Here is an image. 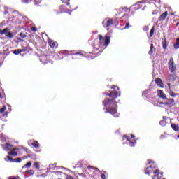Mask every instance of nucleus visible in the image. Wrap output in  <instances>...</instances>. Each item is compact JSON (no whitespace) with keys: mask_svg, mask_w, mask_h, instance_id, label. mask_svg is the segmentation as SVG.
Returning <instances> with one entry per match:
<instances>
[{"mask_svg":"<svg viewBox=\"0 0 179 179\" xmlns=\"http://www.w3.org/2000/svg\"><path fill=\"white\" fill-rule=\"evenodd\" d=\"M25 173H27V174H30V176H33V174H34V170H28Z\"/></svg>","mask_w":179,"mask_h":179,"instance_id":"nucleus-23","label":"nucleus"},{"mask_svg":"<svg viewBox=\"0 0 179 179\" xmlns=\"http://www.w3.org/2000/svg\"><path fill=\"white\" fill-rule=\"evenodd\" d=\"M131 138H135V136L131 135Z\"/></svg>","mask_w":179,"mask_h":179,"instance_id":"nucleus-47","label":"nucleus"},{"mask_svg":"<svg viewBox=\"0 0 179 179\" xmlns=\"http://www.w3.org/2000/svg\"><path fill=\"white\" fill-rule=\"evenodd\" d=\"M112 89H115V85H113V86L112 87Z\"/></svg>","mask_w":179,"mask_h":179,"instance_id":"nucleus-46","label":"nucleus"},{"mask_svg":"<svg viewBox=\"0 0 179 179\" xmlns=\"http://www.w3.org/2000/svg\"><path fill=\"white\" fill-rule=\"evenodd\" d=\"M34 166L35 169H36L37 170H38V169H40V164L38 163V162H34Z\"/></svg>","mask_w":179,"mask_h":179,"instance_id":"nucleus-22","label":"nucleus"},{"mask_svg":"<svg viewBox=\"0 0 179 179\" xmlns=\"http://www.w3.org/2000/svg\"><path fill=\"white\" fill-rule=\"evenodd\" d=\"M130 26H129V23L126 24L125 27L124 29H129Z\"/></svg>","mask_w":179,"mask_h":179,"instance_id":"nucleus-35","label":"nucleus"},{"mask_svg":"<svg viewBox=\"0 0 179 179\" xmlns=\"http://www.w3.org/2000/svg\"><path fill=\"white\" fill-rule=\"evenodd\" d=\"M178 137L179 138V134H178Z\"/></svg>","mask_w":179,"mask_h":179,"instance_id":"nucleus-54","label":"nucleus"},{"mask_svg":"<svg viewBox=\"0 0 179 179\" xmlns=\"http://www.w3.org/2000/svg\"><path fill=\"white\" fill-rule=\"evenodd\" d=\"M103 24L104 27H110V26H111V24H113V20L109 19V20H105L103 22Z\"/></svg>","mask_w":179,"mask_h":179,"instance_id":"nucleus-6","label":"nucleus"},{"mask_svg":"<svg viewBox=\"0 0 179 179\" xmlns=\"http://www.w3.org/2000/svg\"><path fill=\"white\" fill-rule=\"evenodd\" d=\"M148 93H149V90H145L143 92V94H148Z\"/></svg>","mask_w":179,"mask_h":179,"instance_id":"nucleus-39","label":"nucleus"},{"mask_svg":"<svg viewBox=\"0 0 179 179\" xmlns=\"http://www.w3.org/2000/svg\"><path fill=\"white\" fill-rule=\"evenodd\" d=\"M167 16H169V12L165 11L158 18L159 22H163V21L166 20V17H167Z\"/></svg>","mask_w":179,"mask_h":179,"instance_id":"nucleus-5","label":"nucleus"},{"mask_svg":"<svg viewBox=\"0 0 179 179\" xmlns=\"http://www.w3.org/2000/svg\"><path fill=\"white\" fill-rule=\"evenodd\" d=\"M168 86H169V90H170V89H171V87L170 83H169V84H168Z\"/></svg>","mask_w":179,"mask_h":179,"instance_id":"nucleus-42","label":"nucleus"},{"mask_svg":"<svg viewBox=\"0 0 179 179\" xmlns=\"http://www.w3.org/2000/svg\"><path fill=\"white\" fill-rule=\"evenodd\" d=\"M35 2L36 3H40L41 2V0H35Z\"/></svg>","mask_w":179,"mask_h":179,"instance_id":"nucleus-41","label":"nucleus"},{"mask_svg":"<svg viewBox=\"0 0 179 179\" xmlns=\"http://www.w3.org/2000/svg\"><path fill=\"white\" fill-rule=\"evenodd\" d=\"M66 179H73V177H72V176L68 175L66 176Z\"/></svg>","mask_w":179,"mask_h":179,"instance_id":"nucleus-33","label":"nucleus"},{"mask_svg":"<svg viewBox=\"0 0 179 179\" xmlns=\"http://www.w3.org/2000/svg\"><path fill=\"white\" fill-rule=\"evenodd\" d=\"M154 33H155V28L152 27L150 32V37H152V36H153Z\"/></svg>","mask_w":179,"mask_h":179,"instance_id":"nucleus-24","label":"nucleus"},{"mask_svg":"<svg viewBox=\"0 0 179 179\" xmlns=\"http://www.w3.org/2000/svg\"><path fill=\"white\" fill-rule=\"evenodd\" d=\"M79 54H80V52H77V53H76V55H79Z\"/></svg>","mask_w":179,"mask_h":179,"instance_id":"nucleus-49","label":"nucleus"},{"mask_svg":"<svg viewBox=\"0 0 179 179\" xmlns=\"http://www.w3.org/2000/svg\"><path fill=\"white\" fill-rule=\"evenodd\" d=\"M171 97H176V94L173 92H171L169 93Z\"/></svg>","mask_w":179,"mask_h":179,"instance_id":"nucleus-29","label":"nucleus"},{"mask_svg":"<svg viewBox=\"0 0 179 179\" xmlns=\"http://www.w3.org/2000/svg\"><path fill=\"white\" fill-rule=\"evenodd\" d=\"M31 167V162H29L24 166H22V169H30Z\"/></svg>","mask_w":179,"mask_h":179,"instance_id":"nucleus-17","label":"nucleus"},{"mask_svg":"<svg viewBox=\"0 0 179 179\" xmlns=\"http://www.w3.org/2000/svg\"><path fill=\"white\" fill-rule=\"evenodd\" d=\"M3 149H4V150H10L12 149V145L6 143L3 145Z\"/></svg>","mask_w":179,"mask_h":179,"instance_id":"nucleus-13","label":"nucleus"},{"mask_svg":"<svg viewBox=\"0 0 179 179\" xmlns=\"http://www.w3.org/2000/svg\"><path fill=\"white\" fill-rule=\"evenodd\" d=\"M32 145L34 146V148H38V146H40V144L38 143V141H36L32 143Z\"/></svg>","mask_w":179,"mask_h":179,"instance_id":"nucleus-21","label":"nucleus"},{"mask_svg":"<svg viewBox=\"0 0 179 179\" xmlns=\"http://www.w3.org/2000/svg\"><path fill=\"white\" fill-rule=\"evenodd\" d=\"M169 100V101L170 102V104H173V103H174V99H168Z\"/></svg>","mask_w":179,"mask_h":179,"instance_id":"nucleus-31","label":"nucleus"},{"mask_svg":"<svg viewBox=\"0 0 179 179\" xmlns=\"http://www.w3.org/2000/svg\"><path fill=\"white\" fill-rule=\"evenodd\" d=\"M176 26H178V23L176 24Z\"/></svg>","mask_w":179,"mask_h":179,"instance_id":"nucleus-52","label":"nucleus"},{"mask_svg":"<svg viewBox=\"0 0 179 179\" xmlns=\"http://www.w3.org/2000/svg\"><path fill=\"white\" fill-rule=\"evenodd\" d=\"M20 37H21V38H26V35H24V34H23V33H20Z\"/></svg>","mask_w":179,"mask_h":179,"instance_id":"nucleus-28","label":"nucleus"},{"mask_svg":"<svg viewBox=\"0 0 179 179\" xmlns=\"http://www.w3.org/2000/svg\"><path fill=\"white\" fill-rule=\"evenodd\" d=\"M159 104H164V103H163V102H159Z\"/></svg>","mask_w":179,"mask_h":179,"instance_id":"nucleus-48","label":"nucleus"},{"mask_svg":"<svg viewBox=\"0 0 179 179\" xmlns=\"http://www.w3.org/2000/svg\"><path fill=\"white\" fill-rule=\"evenodd\" d=\"M48 43L51 48H57L58 47V43L52 40H49Z\"/></svg>","mask_w":179,"mask_h":179,"instance_id":"nucleus-9","label":"nucleus"},{"mask_svg":"<svg viewBox=\"0 0 179 179\" xmlns=\"http://www.w3.org/2000/svg\"><path fill=\"white\" fill-rule=\"evenodd\" d=\"M124 138H126V139H127V141H129V142H130V146H134V145H135L136 143V141L134 140L131 141V139H129V137L124 136Z\"/></svg>","mask_w":179,"mask_h":179,"instance_id":"nucleus-15","label":"nucleus"},{"mask_svg":"<svg viewBox=\"0 0 179 179\" xmlns=\"http://www.w3.org/2000/svg\"><path fill=\"white\" fill-rule=\"evenodd\" d=\"M4 34H6V37H9L10 38H13V34H12V33L9 32V31L4 33Z\"/></svg>","mask_w":179,"mask_h":179,"instance_id":"nucleus-18","label":"nucleus"},{"mask_svg":"<svg viewBox=\"0 0 179 179\" xmlns=\"http://www.w3.org/2000/svg\"><path fill=\"white\" fill-rule=\"evenodd\" d=\"M24 51H26V50H24V49H17V50H15L13 51V54H15V55H19V54H20V52H24Z\"/></svg>","mask_w":179,"mask_h":179,"instance_id":"nucleus-12","label":"nucleus"},{"mask_svg":"<svg viewBox=\"0 0 179 179\" xmlns=\"http://www.w3.org/2000/svg\"><path fill=\"white\" fill-rule=\"evenodd\" d=\"M157 95L159 96V97H160V99L167 100V96H166V94H164L163 91L160 90H157Z\"/></svg>","mask_w":179,"mask_h":179,"instance_id":"nucleus-7","label":"nucleus"},{"mask_svg":"<svg viewBox=\"0 0 179 179\" xmlns=\"http://www.w3.org/2000/svg\"><path fill=\"white\" fill-rule=\"evenodd\" d=\"M19 152V148H15L11 151L8 152L10 156H17V152Z\"/></svg>","mask_w":179,"mask_h":179,"instance_id":"nucleus-8","label":"nucleus"},{"mask_svg":"<svg viewBox=\"0 0 179 179\" xmlns=\"http://www.w3.org/2000/svg\"><path fill=\"white\" fill-rule=\"evenodd\" d=\"M63 3H66V5H69V0H62Z\"/></svg>","mask_w":179,"mask_h":179,"instance_id":"nucleus-26","label":"nucleus"},{"mask_svg":"<svg viewBox=\"0 0 179 179\" xmlns=\"http://www.w3.org/2000/svg\"><path fill=\"white\" fill-rule=\"evenodd\" d=\"M169 69L170 72H174V71H176V64H174V59L173 58L170 59L169 62Z\"/></svg>","mask_w":179,"mask_h":179,"instance_id":"nucleus-4","label":"nucleus"},{"mask_svg":"<svg viewBox=\"0 0 179 179\" xmlns=\"http://www.w3.org/2000/svg\"><path fill=\"white\" fill-rule=\"evenodd\" d=\"M110 99H106L103 101V106H105L106 108H108V110L106 113H110L114 115V114H117V108L113 107V106H116L117 103H113V101L115 100L118 96H121V92L117 91H112L110 93L108 94Z\"/></svg>","mask_w":179,"mask_h":179,"instance_id":"nucleus-1","label":"nucleus"},{"mask_svg":"<svg viewBox=\"0 0 179 179\" xmlns=\"http://www.w3.org/2000/svg\"><path fill=\"white\" fill-rule=\"evenodd\" d=\"M163 48L164 50H166V48H167V45L164 44V43H163Z\"/></svg>","mask_w":179,"mask_h":179,"instance_id":"nucleus-38","label":"nucleus"},{"mask_svg":"<svg viewBox=\"0 0 179 179\" xmlns=\"http://www.w3.org/2000/svg\"><path fill=\"white\" fill-rule=\"evenodd\" d=\"M156 169V164H155V162L152 160H148V164L147 165V167L145 169V174H152V173L154 172V174H157L159 173V170L155 169Z\"/></svg>","mask_w":179,"mask_h":179,"instance_id":"nucleus-2","label":"nucleus"},{"mask_svg":"<svg viewBox=\"0 0 179 179\" xmlns=\"http://www.w3.org/2000/svg\"><path fill=\"white\" fill-rule=\"evenodd\" d=\"M9 179H20V178H15V177L10 176V177L9 178Z\"/></svg>","mask_w":179,"mask_h":179,"instance_id":"nucleus-40","label":"nucleus"},{"mask_svg":"<svg viewBox=\"0 0 179 179\" xmlns=\"http://www.w3.org/2000/svg\"><path fill=\"white\" fill-rule=\"evenodd\" d=\"M7 159L8 160H9L10 162H13V160H12V157L10 156H7Z\"/></svg>","mask_w":179,"mask_h":179,"instance_id":"nucleus-36","label":"nucleus"},{"mask_svg":"<svg viewBox=\"0 0 179 179\" xmlns=\"http://www.w3.org/2000/svg\"><path fill=\"white\" fill-rule=\"evenodd\" d=\"M120 89V87H117V90Z\"/></svg>","mask_w":179,"mask_h":179,"instance_id":"nucleus-53","label":"nucleus"},{"mask_svg":"<svg viewBox=\"0 0 179 179\" xmlns=\"http://www.w3.org/2000/svg\"><path fill=\"white\" fill-rule=\"evenodd\" d=\"M5 110H6V106H3L2 108L0 109V113H4Z\"/></svg>","mask_w":179,"mask_h":179,"instance_id":"nucleus-27","label":"nucleus"},{"mask_svg":"<svg viewBox=\"0 0 179 179\" xmlns=\"http://www.w3.org/2000/svg\"><path fill=\"white\" fill-rule=\"evenodd\" d=\"M155 2H160V0H154Z\"/></svg>","mask_w":179,"mask_h":179,"instance_id":"nucleus-43","label":"nucleus"},{"mask_svg":"<svg viewBox=\"0 0 179 179\" xmlns=\"http://www.w3.org/2000/svg\"><path fill=\"white\" fill-rule=\"evenodd\" d=\"M164 104V106H169V103H165Z\"/></svg>","mask_w":179,"mask_h":179,"instance_id":"nucleus-45","label":"nucleus"},{"mask_svg":"<svg viewBox=\"0 0 179 179\" xmlns=\"http://www.w3.org/2000/svg\"><path fill=\"white\" fill-rule=\"evenodd\" d=\"M101 177L102 179H107V178L106 177V174H104V173H102L101 175Z\"/></svg>","mask_w":179,"mask_h":179,"instance_id":"nucleus-34","label":"nucleus"},{"mask_svg":"<svg viewBox=\"0 0 179 179\" xmlns=\"http://www.w3.org/2000/svg\"><path fill=\"white\" fill-rule=\"evenodd\" d=\"M56 173L57 176H64V173L59 172V171L56 172Z\"/></svg>","mask_w":179,"mask_h":179,"instance_id":"nucleus-32","label":"nucleus"},{"mask_svg":"<svg viewBox=\"0 0 179 179\" xmlns=\"http://www.w3.org/2000/svg\"><path fill=\"white\" fill-rule=\"evenodd\" d=\"M31 29L32 31H36V30H37V29H36V27H31Z\"/></svg>","mask_w":179,"mask_h":179,"instance_id":"nucleus-37","label":"nucleus"},{"mask_svg":"<svg viewBox=\"0 0 179 179\" xmlns=\"http://www.w3.org/2000/svg\"><path fill=\"white\" fill-rule=\"evenodd\" d=\"M162 174L163 173H161V176H159V173H157V175H155L152 179H164L162 177Z\"/></svg>","mask_w":179,"mask_h":179,"instance_id":"nucleus-19","label":"nucleus"},{"mask_svg":"<svg viewBox=\"0 0 179 179\" xmlns=\"http://www.w3.org/2000/svg\"><path fill=\"white\" fill-rule=\"evenodd\" d=\"M155 51H156V48H155V46H153V44H151L150 50L149 51L148 54L150 55H153V54H155Z\"/></svg>","mask_w":179,"mask_h":179,"instance_id":"nucleus-11","label":"nucleus"},{"mask_svg":"<svg viewBox=\"0 0 179 179\" xmlns=\"http://www.w3.org/2000/svg\"><path fill=\"white\" fill-rule=\"evenodd\" d=\"M175 50H178L179 48V37L176 40V43L173 45Z\"/></svg>","mask_w":179,"mask_h":179,"instance_id":"nucleus-16","label":"nucleus"},{"mask_svg":"<svg viewBox=\"0 0 179 179\" xmlns=\"http://www.w3.org/2000/svg\"><path fill=\"white\" fill-rule=\"evenodd\" d=\"M155 83H156L158 86H159V87H162V88L164 87V86H163V82L162 81V79H160V78H157V79L155 80Z\"/></svg>","mask_w":179,"mask_h":179,"instance_id":"nucleus-10","label":"nucleus"},{"mask_svg":"<svg viewBox=\"0 0 179 179\" xmlns=\"http://www.w3.org/2000/svg\"><path fill=\"white\" fill-rule=\"evenodd\" d=\"M98 37L101 45L103 44V45H107L108 44H110V36H106L105 39L101 35H99Z\"/></svg>","mask_w":179,"mask_h":179,"instance_id":"nucleus-3","label":"nucleus"},{"mask_svg":"<svg viewBox=\"0 0 179 179\" xmlns=\"http://www.w3.org/2000/svg\"><path fill=\"white\" fill-rule=\"evenodd\" d=\"M7 31H9V29L6 28L3 30H0V34H5V33H7Z\"/></svg>","mask_w":179,"mask_h":179,"instance_id":"nucleus-20","label":"nucleus"},{"mask_svg":"<svg viewBox=\"0 0 179 179\" xmlns=\"http://www.w3.org/2000/svg\"><path fill=\"white\" fill-rule=\"evenodd\" d=\"M163 122H164V120L161 121L159 124H162Z\"/></svg>","mask_w":179,"mask_h":179,"instance_id":"nucleus-44","label":"nucleus"},{"mask_svg":"<svg viewBox=\"0 0 179 179\" xmlns=\"http://www.w3.org/2000/svg\"><path fill=\"white\" fill-rule=\"evenodd\" d=\"M139 3H137V4H136V5H139Z\"/></svg>","mask_w":179,"mask_h":179,"instance_id":"nucleus-51","label":"nucleus"},{"mask_svg":"<svg viewBox=\"0 0 179 179\" xmlns=\"http://www.w3.org/2000/svg\"><path fill=\"white\" fill-rule=\"evenodd\" d=\"M23 3H29V2H31V0H22Z\"/></svg>","mask_w":179,"mask_h":179,"instance_id":"nucleus-30","label":"nucleus"},{"mask_svg":"<svg viewBox=\"0 0 179 179\" xmlns=\"http://www.w3.org/2000/svg\"><path fill=\"white\" fill-rule=\"evenodd\" d=\"M142 10H145V7L142 8Z\"/></svg>","mask_w":179,"mask_h":179,"instance_id":"nucleus-50","label":"nucleus"},{"mask_svg":"<svg viewBox=\"0 0 179 179\" xmlns=\"http://www.w3.org/2000/svg\"><path fill=\"white\" fill-rule=\"evenodd\" d=\"M171 128L173 129V131H176V132H178V131H179V127L178 125L174 124V123H172L171 124Z\"/></svg>","mask_w":179,"mask_h":179,"instance_id":"nucleus-14","label":"nucleus"},{"mask_svg":"<svg viewBox=\"0 0 179 179\" xmlns=\"http://www.w3.org/2000/svg\"><path fill=\"white\" fill-rule=\"evenodd\" d=\"M13 162H15L16 163H20V162H22V159L20 158H17V159H15L13 160Z\"/></svg>","mask_w":179,"mask_h":179,"instance_id":"nucleus-25","label":"nucleus"}]
</instances>
